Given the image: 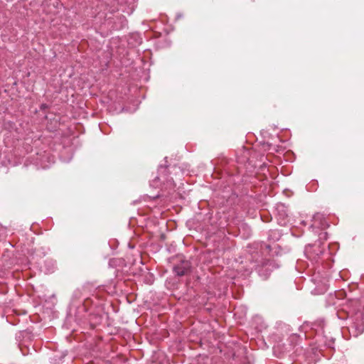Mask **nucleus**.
I'll list each match as a JSON object with an SVG mask.
<instances>
[{
  "instance_id": "obj_1",
  "label": "nucleus",
  "mask_w": 364,
  "mask_h": 364,
  "mask_svg": "<svg viewBox=\"0 0 364 364\" xmlns=\"http://www.w3.org/2000/svg\"><path fill=\"white\" fill-rule=\"evenodd\" d=\"M279 265L273 260H266L263 262L262 266L259 268V274L264 279H267L270 274V272L274 269L279 268Z\"/></svg>"
},
{
  "instance_id": "obj_2",
  "label": "nucleus",
  "mask_w": 364,
  "mask_h": 364,
  "mask_svg": "<svg viewBox=\"0 0 364 364\" xmlns=\"http://www.w3.org/2000/svg\"><path fill=\"white\" fill-rule=\"evenodd\" d=\"M306 254L307 257L313 261L318 262L321 255L323 254V248L320 245H309L306 248Z\"/></svg>"
},
{
  "instance_id": "obj_3",
  "label": "nucleus",
  "mask_w": 364,
  "mask_h": 364,
  "mask_svg": "<svg viewBox=\"0 0 364 364\" xmlns=\"http://www.w3.org/2000/svg\"><path fill=\"white\" fill-rule=\"evenodd\" d=\"M355 319V321L351 323L349 329L354 336H358L364 331V317L358 318L356 314Z\"/></svg>"
},
{
  "instance_id": "obj_4",
  "label": "nucleus",
  "mask_w": 364,
  "mask_h": 364,
  "mask_svg": "<svg viewBox=\"0 0 364 364\" xmlns=\"http://www.w3.org/2000/svg\"><path fill=\"white\" fill-rule=\"evenodd\" d=\"M311 227L326 229L328 227V224L323 214L316 213L313 216V224L311 225Z\"/></svg>"
},
{
  "instance_id": "obj_5",
  "label": "nucleus",
  "mask_w": 364,
  "mask_h": 364,
  "mask_svg": "<svg viewBox=\"0 0 364 364\" xmlns=\"http://www.w3.org/2000/svg\"><path fill=\"white\" fill-rule=\"evenodd\" d=\"M191 265L188 261H181L173 267V272L178 276H183L190 271Z\"/></svg>"
},
{
  "instance_id": "obj_6",
  "label": "nucleus",
  "mask_w": 364,
  "mask_h": 364,
  "mask_svg": "<svg viewBox=\"0 0 364 364\" xmlns=\"http://www.w3.org/2000/svg\"><path fill=\"white\" fill-rule=\"evenodd\" d=\"M160 181H161V177L156 176L152 181H151L150 186L154 188H158L160 186Z\"/></svg>"
},
{
  "instance_id": "obj_7",
  "label": "nucleus",
  "mask_w": 364,
  "mask_h": 364,
  "mask_svg": "<svg viewBox=\"0 0 364 364\" xmlns=\"http://www.w3.org/2000/svg\"><path fill=\"white\" fill-rule=\"evenodd\" d=\"M284 208H285V207H284V205H282H282H278V207H277V210H278V211H279V210H281V211H284V213H282V214L281 215H282V217H283V218H285V217H287V213H285V211H284Z\"/></svg>"
},
{
  "instance_id": "obj_8",
  "label": "nucleus",
  "mask_w": 364,
  "mask_h": 364,
  "mask_svg": "<svg viewBox=\"0 0 364 364\" xmlns=\"http://www.w3.org/2000/svg\"><path fill=\"white\" fill-rule=\"evenodd\" d=\"M167 183H168V186L173 188L174 185H173V182L172 180H168Z\"/></svg>"
},
{
  "instance_id": "obj_9",
  "label": "nucleus",
  "mask_w": 364,
  "mask_h": 364,
  "mask_svg": "<svg viewBox=\"0 0 364 364\" xmlns=\"http://www.w3.org/2000/svg\"><path fill=\"white\" fill-rule=\"evenodd\" d=\"M323 235L324 238L326 239V236L327 233H326V232H322V233H321V234H320V238H322V236H321V235Z\"/></svg>"
}]
</instances>
